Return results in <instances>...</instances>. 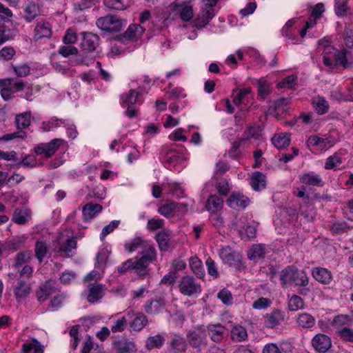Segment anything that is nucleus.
<instances>
[{
    "mask_svg": "<svg viewBox=\"0 0 353 353\" xmlns=\"http://www.w3.org/2000/svg\"><path fill=\"white\" fill-rule=\"evenodd\" d=\"M319 48H323L322 59L324 65L330 70L334 69V62L338 50L331 45H324V41H319Z\"/></svg>",
    "mask_w": 353,
    "mask_h": 353,
    "instance_id": "1a4fd4ad",
    "label": "nucleus"
},
{
    "mask_svg": "<svg viewBox=\"0 0 353 353\" xmlns=\"http://www.w3.org/2000/svg\"><path fill=\"white\" fill-rule=\"evenodd\" d=\"M186 341L194 349L205 347L208 344L206 330L202 327H196L189 330L186 333Z\"/></svg>",
    "mask_w": 353,
    "mask_h": 353,
    "instance_id": "7ed1b4c3",
    "label": "nucleus"
},
{
    "mask_svg": "<svg viewBox=\"0 0 353 353\" xmlns=\"http://www.w3.org/2000/svg\"><path fill=\"white\" fill-rule=\"evenodd\" d=\"M265 254V246L261 244L252 245L248 252V259L255 262L263 259Z\"/></svg>",
    "mask_w": 353,
    "mask_h": 353,
    "instance_id": "72a5a7b5",
    "label": "nucleus"
},
{
    "mask_svg": "<svg viewBox=\"0 0 353 353\" xmlns=\"http://www.w3.org/2000/svg\"><path fill=\"white\" fill-rule=\"evenodd\" d=\"M215 16L214 9L201 7L200 12L194 19V25L199 30L205 28Z\"/></svg>",
    "mask_w": 353,
    "mask_h": 353,
    "instance_id": "4468645a",
    "label": "nucleus"
},
{
    "mask_svg": "<svg viewBox=\"0 0 353 353\" xmlns=\"http://www.w3.org/2000/svg\"><path fill=\"white\" fill-rule=\"evenodd\" d=\"M172 12L179 16L184 21L191 20L194 16L192 6L186 2L174 3L172 5Z\"/></svg>",
    "mask_w": 353,
    "mask_h": 353,
    "instance_id": "f8f14e48",
    "label": "nucleus"
},
{
    "mask_svg": "<svg viewBox=\"0 0 353 353\" xmlns=\"http://www.w3.org/2000/svg\"><path fill=\"white\" fill-rule=\"evenodd\" d=\"M31 114L30 112H23L17 114L15 118V123L17 129L22 130L27 128L30 125Z\"/></svg>",
    "mask_w": 353,
    "mask_h": 353,
    "instance_id": "8fccbe9b",
    "label": "nucleus"
},
{
    "mask_svg": "<svg viewBox=\"0 0 353 353\" xmlns=\"http://www.w3.org/2000/svg\"><path fill=\"white\" fill-rule=\"evenodd\" d=\"M145 29L139 24H131L122 35L123 40L137 41L141 38Z\"/></svg>",
    "mask_w": 353,
    "mask_h": 353,
    "instance_id": "6ab92c4d",
    "label": "nucleus"
},
{
    "mask_svg": "<svg viewBox=\"0 0 353 353\" xmlns=\"http://www.w3.org/2000/svg\"><path fill=\"white\" fill-rule=\"evenodd\" d=\"M158 212L167 219L175 216V203L169 202L162 204L157 210Z\"/></svg>",
    "mask_w": 353,
    "mask_h": 353,
    "instance_id": "a18cd8bd",
    "label": "nucleus"
},
{
    "mask_svg": "<svg viewBox=\"0 0 353 353\" xmlns=\"http://www.w3.org/2000/svg\"><path fill=\"white\" fill-rule=\"evenodd\" d=\"M127 326V319L125 316L117 319L111 326V331L113 333L122 332Z\"/></svg>",
    "mask_w": 353,
    "mask_h": 353,
    "instance_id": "774afa93",
    "label": "nucleus"
},
{
    "mask_svg": "<svg viewBox=\"0 0 353 353\" xmlns=\"http://www.w3.org/2000/svg\"><path fill=\"white\" fill-rule=\"evenodd\" d=\"M1 95L5 101H9L14 97V91L10 87L12 85V79H5L1 81Z\"/></svg>",
    "mask_w": 353,
    "mask_h": 353,
    "instance_id": "a19ab883",
    "label": "nucleus"
},
{
    "mask_svg": "<svg viewBox=\"0 0 353 353\" xmlns=\"http://www.w3.org/2000/svg\"><path fill=\"white\" fill-rule=\"evenodd\" d=\"M223 200L216 195L210 196L206 203V209L212 213H216L222 209Z\"/></svg>",
    "mask_w": 353,
    "mask_h": 353,
    "instance_id": "e433bc0d",
    "label": "nucleus"
},
{
    "mask_svg": "<svg viewBox=\"0 0 353 353\" xmlns=\"http://www.w3.org/2000/svg\"><path fill=\"white\" fill-rule=\"evenodd\" d=\"M299 181L302 184L309 186L321 188L325 185V181L323 180L321 175L313 171L307 172L300 175Z\"/></svg>",
    "mask_w": 353,
    "mask_h": 353,
    "instance_id": "f3484780",
    "label": "nucleus"
},
{
    "mask_svg": "<svg viewBox=\"0 0 353 353\" xmlns=\"http://www.w3.org/2000/svg\"><path fill=\"white\" fill-rule=\"evenodd\" d=\"M134 316L132 321L130 323V327L131 330L134 332L141 331L144 327L148 324V317L142 312H137L134 314L133 310H128L127 315L130 317Z\"/></svg>",
    "mask_w": 353,
    "mask_h": 353,
    "instance_id": "a211bd4d",
    "label": "nucleus"
},
{
    "mask_svg": "<svg viewBox=\"0 0 353 353\" xmlns=\"http://www.w3.org/2000/svg\"><path fill=\"white\" fill-rule=\"evenodd\" d=\"M205 265L207 267L208 273L210 276H212L213 279H217L219 277L216 264L212 259L208 257L205 261Z\"/></svg>",
    "mask_w": 353,
    "mask_h": 353,
    "instance_id": "69168bd1",
    "label": "nucleus"
},
{
    "mask_svg": "<svg viewBox=\"0 0 353 353\" xmlns=\"http://www.w3.org/2000/svg\"><path fill=\"white\" fill-rule=\"evenodd\" d=\"M40 14V8L38 3L34 1L28 2L24 8L23 18L27 22H31Z\"/></svg>",
    "mask_w": 353,
    "mask_h": 353,
    "instance_id": "c756f323",
    "label": "nucleus"
},
{
    "mask_svg": "<svg viewBox=\"0 0 353 353\" xmlns=\"http://www.w3.org/2000/svg\"><path fill=\"white\" fill-rule=\"evenodd\" d=\"M52 34V25L50 22L45 20L37 21L34 30V39L36 41L43 38H50Z\"/></svg>",
    "mask_w": 353,
    "mask_h": 353,
    "instance_id": "dca6fc26",
    "label": "nucleus"
},
{
    "mask_svg": "<svg viewBox=\"0 0 353 353\" xmlns=\"http://www.w3.org/2000/svg\"><path fill=\"white\" fill-rule=\"evenodd\" d=\"M35 256L39 263H42L48 252L46 243L43 241H37L34 248Z\"/></svg>",
    "mask_w": 353,
    "mask_h": 353,
    "instance_id": "5fc2aeb1",
    "label": "nucleus"
},
{
    "mask_svg": "<svg viewBox=\"0 0 353 353\" xmlns=\"http://www.w3.org/2000/svg\"><path fill=\"white\" fill-rule=\"evenodd\" d=\"M142 257L148 262L152 263L157 259V251L153 245L148 242L141 250Z\"/></svg>",
    "mask_w": 353,
    "mask_h": 353,
    "instance_id": "603ef678",
    "label": "nucleus"
},
{
    "mask_svg": "<svg viewBox=\"0 0 353 353\" xmlns=\"http://www.w3.org/2000/svg\"><path fill=\"white\" fill-rule=\"evenodd\" d=\"M165 341V337L161 334L149 336L146 340L145 347L148 350L160 348L164 344Z\"/></svg>",
    "mask_w": 353,
    "mask_h": 353,
    "instance_id": "c03bdc74",
    "label": "nucleus"
},
{
    "mask_svg": "<svg viewBox=\"0 0 353 353\" xmlns=\"http://www.w3.org/2000/svg\"><path fill=\"white\" fill-rule=\"evenodd\" d=\"M284 312L280 310H274L265 316V325L269 328H274L284 321Z\"/></svg>",
    "mask_w": 353,
    "mask_h": 353,
    "instance_id": "b1692460",
    "label": "nucleus"
},
{
    "mask_svg": "<svg viewBox=\"0 0 353 353\" xmlns=\"http://www.w3.org/2000/svg\"><path fill=\"white\" fill-rule=\"evenodd\" d=\"M353 319L352 314H339L336 316L333 319V325L337 326L350 325L352 323Z\"/></svg>",
    "mask_w": 353,
    "mask_h": 353,
    "instance_id": "e2e57ef3",
    "label": "nucleus"
},
{
    "mask_svg": "<svg viewBox=\"0 0 353 353\" xmlns=\"http://www.w3.org/2000/svg\"><path fill=\"white\" fill-rule=\"evenodd\" d=\"M64 141L62 139H54L47 143H41L34 148L37 155L43 154L46 158L52 157L63 144Z\"/></svg>",
    "mask_w": 353,
    "mask_h": 353,
    "instance_id": "0eeeda50",
    "label": "nucleus"
},
{
    "mask_svg": "<svg viewBox=\"0 0 353 353\" xmlns=\"http://www.w3.org/2000/svg\"><path fill=\"white\" fill-rule=\"evenodd\" d=\"M188 262L192 274L198 279H203L205 276V271L201 260L197 256H193L189 259Z\"/></svg>",
    "mask_w": 353,
    "mask_h": 353,
    "instance_id": "cd10ccee",
    "label": "nucleus"
},
{
    "mask_svg": "<svg viewBox=\"0 0 353 353\" xmlns=\"http://www.w3.org/2000/svg\"><path fill=\"white\" fill-rule=\"evenodd\" d=\"M31 285L21 279L13 286V293L17 303H21L31 293Z\"/></svg>",
    "mask_w": 353,
    "mask_h": 353,
    "instance_id": "ddd939ff",
    "label": "nucleus"
},
{
    "mask_svg": "<svg viewBox=\"0 0 353 353\" xmlns=\"http://www.w3.org/2000/svg\"><path fill=\"white\" fill-rule=\"evenodd\" d=\"M169 345L175 353L185 352L188 346L186 339L176 334L172 336Z\"/></svg>",
    "mask_w": 353,
    "mask_h": 353,
    "instance_id": "bb28decb",
    "label": "nucleus"
},
{
    "mask_svg": "<svg viewBox=\"0 0 353 353\" xmlns=\"http://www.w3.org/2000/svg\"><path fill=\"white\" fill-rule=\"evenodd\" d=\"M207 331L212 341L216 343H220L224 339L226 328L219 323L211 324L208 325Z\"/></svg>",
    "mask_w": 353,
    "mask_h": 353,
    "instance_id": "393cba45",
    "label": "nucleus"
},
{
    "mask_svg": "<svg viewBox=\"0 0 353 353\" xmlns=\"http://www.w3.org/2000/svg\"><path fill=\"white\" fill-rule=\"evenodd\" d=\"M147 243L148 241L143 240V239L140 237H137L128 242H126L125 243V248L129 252H132L137 250L139 248L142 250L143 248H144Z\"/></svg>",
    "mask_w": 353,
    "mask_h": 353,
    "instance_id": "de8ad7c7",
    "label": "nucleus"
},
{
    "mask_svg": "<svg viewBox=\"0 0 353 353\" xmlns=\"http://www.w3.org/2000/svg\"><path fill=\"white\" fill-rule=\"evenodd\" d=\"M14 36L15 32L14 30L4 26L0 28V46L7 41L13 39Z\"/></svg>",
    "mask_w": 353,
    "mask_h": 353,
    "instance_id": "338daca9",
    "label": "nucleus"
},
{
    "mask_svg": "<svg viewBox=\"0 0 353 353\" xmlns=\"http://www.w3.org/2000/svg\"><path fill=\"white\" fill-rule=\"evenodd\" d=\"M342 163L341 157L336 152L326 159L324 168L325 170H334L339 168Z\"/></svg>",
    "mask_w": 353,
    "mask_h": 353,
    "instance_id": "3c124183",
    "label": "nucleus"
},
{
    "mask_svg": "<svg viewBox=\"0 0 353 353\" xmlns=\"http://www.w3.org/2000/svg\"><path fill=\"white\" fill-rule=\"evenodd\" d=\"M312 345L319 353H325L332 345L330 338L323 334H316L312 340Z\"/></svg>",
    "mask_w": 353,
    "mask_h": 353,
    "instance_id": "2eb2a0df",
    "label": "nucleus"
},
{
    "mask_svg": "<svg viewBox=\"0 0 353 353\" xmlns=\"http://www.w3.org/2000/svg\"><path fill=\"white\" fill-rule=\"evenodd\" d=\"M250 183L253 190L259 191L266 186V176L261 172H254L252 174Z\"/></svg>",
    "mask_w": 353,
    "mask_h": 353,
    "instance_id": "2f4dec72",
    "label": "nucleus"
},
{
    "mask_svg": "<svg viewBox=\"0 0 353 353\" xmlns=\"http://www.w3.org/2000/svg\"><path fill=\"white\" fill-rule=\"evenodd\" d=\"M11 68L18 77H26L30 72V67L27 63H23L19 65L12 64Z\"/></svg>",
    "mask_w": 353,
    "mask_h": 353,
    "instance_id": "052dcab7",
    "label": "nucleus"
},
{
    "mask_svg": "<svg viewBox=\"0 0 353 353\" xmlns=\"http://www.w3.org/2000/svg\"><path fill=\"white\" fill-rule=\"evenodd\" d=\"M312 103L316 112L320 114H324L328 112L329 104L328 102L320 96L314 97L312 99Z\"/></svg>",
    "mask_w": 353,
    "mask_h": 353,
    "instance_id": "79ce46f5",
    "label": "nucleus"
},
{
    "mask_svg": "<svg viewBox=\"0 0 353 353\" xmlns=\"http://www.w3.org/2000/svg\"><path fill=\"white\" fill-rule=\"evenodd\" d=\"M347 0H334V12L339 17L349 16Z\"/></svg>",
    "mask_w": 353,
    "mask_h": 353,
    "instance_id": "37998d69",
    "label": "nucleus"
},
{
    "mask_svg": "<svg viewBox=\"0 0 353 353\" xmlns=\"http://www.w3.org/2000/svg\"><path fill=\"white\" fill-rule=\"evenodd\" d=\"M272 142L275 148L280 150L283 149L290 145V139L288 134H275L272 139Z\"/></svg>",
    "mask_w": 353,
    "mask_h": 353,
    "instance_id": "49530a36",
    "label": "nucleus"
},
{
    "mask_svg": "<svg viewBox=\"0 0 353 353\" xmlns=\"http://www.w3.org/2000/svg\"><path fill=\"white\" fill-rule=\"evenodd\" d=\"M296 323L303 328H311L315 325L316 320L310 314L303 312L297 316Z\"/></svg>",
    "mask_w": 353,
    "mask_h": 353,
    "instance_id": "c9c22d12",
    "label": "nucleus"
},
{
    "mask_svg": "<svg viewBox=\"0 0 353 353\" xmlns=\"http://www.w3.org/2000/svg\"><path fill=\"white\" fill-rule=\"evenodd\" d=\"M179 292L188 296L198 294L201 292V286L191 275L183 276L179 281Z\"/></svg>",
    "mask_w": 353,
    "mask_h": 353,
    "instance_id": "20e7f679",
    "label": "nucleus"
},
{
    "mask_svg": "<svg viewBox=\"0 0 353 353\" xmlns=\"http://www.w3.org/2000/svg\"><path fill=\"white\" fill-rule=\"evenodd\" d=\"M99 44V37L91 32L84 33L81 48L85 52H93Z\"/></svg>",
    "mask_w": 353,
    "mask_h": 353,
    "instance_id": "aec40b11",
    "label": "nucleus"
},
{
    "mask_svg": "<svg viewBox=\"0 0 353 353\" xmlns=\"http://www.w3.org/2000/svg\"><path fill=\"white\" fill-rule=\"evenodd\" d=\"M349 230L350 226L345 221H334L330 225V230L334 234H341Z\"/></svg>",
    "mask_w": 353,
    "mask_h": 353,
    "instance_id": "6e6d98bb",
    "label": "nucleus"
},
{
    "mask_svg": "<svg viewBox=\"0 0 353 353\" xmlns=\"http://www.w3.org/2000/svg\"><path fill=\"white\" fill-rule=\"evenodd\" d=\"M218 298L226 305H231L233 303V296L230 290L224 288L220 290L217 294Z\"/></svg>",
    "mask_w": 353,
    "mask_h": 353,
    "instance_id": "0e129e2a",
    "label": "nucleus"
},
{
    "mask_svg": "<svg viewBox=\"0 0 353 353\" xmlns=\"http://www.w3.org/2000/svg\"><path fill=\"white\" fill-rule=\"evenodd\" d=\"M161 251H168L172 248L171 237L168 232L165 231L159 232L155 236Z\"/></svg>",
    "mask_w": 353,
    "mask_h": 353,
    "instance_id": "473e14b6",
    "label": "nucleus"
},
{
    "mask_svg": "<svg viewBox=\"0 0 353 353\" xmlns=\"http://www.w3.org/2000/svg\"><path fill=\"white\" fill-rule=\"evenodd\" d=\"M143 95V90L141 87L137 89H131L128 93L122 94L121 100L123 105H134L136 103L141 104L142 101L140 97Z\"/></svg>",
    "mask_w": 353,
    "mask_h": 353,
    "instance_id": "5701e85b",
    "label": "nucleus"
},
{
    "mask_svg": "<svg viewBox=\"0 0 353 353\" xmlns=\"http://www.w3.org/2000/svg\"><path fill=\"white\" fill-rule=\"evenodd\" d=\"M165 301L162 298L152 300L144 305V310L148 314H158L164 307Z\"/></svg>",
    "mask_w": 353,
    "mask_h": 353,
    "instance_id": "f704fd0d",
    "label": "nucleus"
},
{
    "mask_svg": "<svg viewBox=\"0 0 353 353\" xmlns=\"http://www.w3.org/2000/svg\"><path fill=\"white\" fill-rule=\"evenodd\" d=\"M66 120L59 119L57 117L51 118L47 123H43V126L45 131H50L58 127L61 125H65Z\"/></svg>",
    "mask_w": 353,
    "mask_h": 353,
    "instance_id": "680f3d73",
    "label": "nucleus"
},
{
    "mask_svg": "<svg viewBox=\"0 0 353 353\" xmlns=\"http://www.w3.org/2000/svg\"><path fill=\"white\" fill-rule=\"evenodd\" d=\"M26 240L24 236H17L6 243V247L11 251H16L23 245Z\"/></svg>",
    "mask_w": 353,
    "mask_h": 353,
    "instance_id": "4d7b16f0",
    "label": "nucleus"
},
{
    "mask_svg": "<svg viewBox=\"0 0 353 353\" xmlns=\"http://www.w3.org/2000/svg\"><path fill=\"white\" fill-rule=\"evenodd\" d=\"M103 208L98 203H88L83 208V219L85 221H89L94 219L97 214L101 212Z\"/></svg>",
    "mask_w": 353,
    "mask_h": 353,
    "instance_id": "7c9ffc66",
    "label": "nucleus"
},
{
    "mask_svg": "<svg viewBox=\"0 0 353 353\" xmlns=\"http://www.w3.org/2000/svg\"><path fill=\"white\" fill-rule=\"evenodd\" d=\"M280 281L282 285H294L298 288V293L302 296H307L310 292L307 288L310 279L305 271L294 266L289 265L280 273Z\"/></svg>",
    "mask_w": 353,
    "mask_h": 353,
    "instance_id": "f257e3e1",
    "label": "nucleus"
},
{
    "mask_svg": "<svg viewBox=\"0 0 353 353\" xmlns=\"http://www.w3.org/2000/svg\"><path fill=\"white\" fill-rule=\"evenodd\" d=\"M96 24L102 30L110 32H119L124 26V21L117 16L108 15L100 17L97 20Z\"/></svg>",
    "mask_w": 353,
    "mask_h": 353,
    "instance_id": "39448f33",
    "label": "nucleus"
},
{
    "mask_svg": "<svg viewBox=\"0 0 353 353\" xmlns=\"http://www.w3.org/2000/svg\"><path fill=\"white\" fill-rule=\"evenodd\" d=\"M112 349L115 353H136L135 343L125 336H121L112 341Z\"/></svg>",
    "mask_w": 353,
    "mask_h": 353,
    "instance_id": "9d476101",
    "label": "nucleus"
},
{
    "mask_svg": "<svg viewBox=\"0 0 353 353\" xmlns=\"http://www.w3.org/2000/svg\"><path fill=\"white\" fill-rule=\"evenodd\" d=\"M336 143L332 136L320 137L318 135H311L307 141L308 147H316L320 151H326Z\"/></svg>",
    "mask_w": 353,
    "mask_h": 353,
    "instance_id": "6e6552de",
    "label": "nucleus"
},
{
    "mask_svg": "<svg viewBox=\"0 0 353 353\" xmlns=\"http://www.w3.org/2000/svg\"><path fill=\"white\" fill-rule=\"evenodd\" d=\"M132 0H104L105 7L110 10H123L128 8Z\"/></svg>",
    "mask_w": 353,
    "mask_h": 353,
    "instance_id": "4c0bfd02",
    "label": "nucleus"
},
{
    "mask_svg": "<svg viewBox=\"0 0 353 353\" xmlns=\"http://www.w3.org/2000/svg\"><path fill=\"white\" fill-rule=\"evenodd\" d=\"M296 83L297 77L294 74H291L279 81L277 84V87L279 88L291 89L296 84Z\"/></svg>",
    "mask_w": 353,
    "mask_h": 353,
    "instance_id": "bf43d9fd",
    "label": "nucleus"
},
{
    "mask_svg": "<svg viewBox=\"0 0 353 353\" xmlns=\"http://www.w3.org/2000/svg\"><path fill=\"white\" fill-rule=\"evenodd\" d=\"M314 279L323 285H329L333 280L332 272L327 268L316 267L312 270Z\"/></svg>",
    "mask_w": 353,
    "mask_h": 353,
    "instance_id": "412c9836",
    "label": "nucleus"
},
{
    "mask_svg": "<svg viewBox=\"0 0 353 353\" xmlns=\"http://www.w3.org/2000/svg\"><path fill=\"white\" fill-rule=\"evenodd\" d=\"M32 258V253L30 250H26L19 252L15 258L13 267L16 269L23 265H26Z\"/></svg>",
    "mask_w": 353,
    "mask_h": 353,
    "instance_id": "ea45409f",
    "label": "nucleus"
},
{
    "mask_svg": "<svg viewBox=\"0 0 353 353\" xmlns=\"http://www.w3.org/2000/svg\"><path fill=\"white\" fill-rule=\"evenodd\" d=\"M250 203V199L241 194H232L228 200L230 207L233 209L246 208Z\"/></svg>",
    "mask_w": 353,
    "mask_h": 353,
    "instance_id": "c85d7f7f",
    "label": "nucleus"
},
{
    "mask_svg": "<svg viewBox=\"0 0 353 353\" xmlns=\"http://www.w3.org/2000/svg\"><path fill=\"white\" fill-rule=\"evenodd\" d=\"M30 219V213L28 209H16L13 213L12 221L18 224H25Z\"/></svg>",
    "mask_w": 353,
    "mask_h": 353,
    "instance_id": "58836bf2",
    "label": "nucleus"
},
{
    "mask_svg": "<svg viewBox=\"0 0 353 353\" xmlns=\"http://www.w3.org/2000/svg\"><path fill=\"white\" fill-rule=\"evenodd\" d=\"M248 337L246 330L241 325H235L231 331V338L235 341H244Z\"/></svg>",
    "mask_w": 353,
    "mask_h": 353,
    "instance_id": "864d4df0",
    "label": "nucleus"
},
{
    "mask_svg": "<svg viewBox=\"0 0 353 353\" xmlns=\"http://www.w3.org/2000/svg\"><path fill=\"white\" fill-rule=\"evenodd\" d=\"M334 62V68L341 66L343 69L350 68L353 65L352 53L345 49L338 50Z\"/></svg>",
    "mask_w": 353,
    "mask_h": 353,
    "instance_id": "4be33fe9",
    "label": "nucleus"
},
{
    "mask_svg": "<svg viewBox=\"0 0 353 353\" xmlns=\"http://www.w3.org/2000/svg\"><path fill=\"white\" fill-rule=\"evenodd\" d=\"M105 285L103 284H90L88 301L90 303H94L100 300L104 296Z\"/></svg>",
    "mask_w": 353,
    "mask_h": 353,
    "instance_id": "a878e982",
    "label": "nucleus"
},
{
    "mask_svg": "<svg viewBox=\"0 0 353 353\" xmlns=\"http://www.w3.org/2000/svg\"><path fill=\"white\" fill-rule=\"evenodd\" d=\"M77 241L76 237L68 231L59 234L57 239L53 241V250L58 255L70 257L76 250Z\"/></svg>",
    "mask_w": 353,
    "mask_h": 353,
    "instance_id": "f03ea898",
    "label": "nucleus"
},
{
    "mask_svg": "<svg viewBox=\"0 0 353 353\" xmlns=\"http://www.w3.org/2000/svg\"><path fill=\"white\" fill-rule=\"evenodd\" d=\"M220 258L225 264L239 268L241 265V256L232 251L230 247L223 248L219 252Z\"/></svg>",
    "mask_w": 353,
    "mask_h": 353,
    "instance_id": "9b49d317",
    "label": "nucleus"
},
{
    "mask_svg": "<svg viewBox=\"0 0 353 353\" xmlns=\"http://www.w3.org/2000/svg\"><path fill=\"white\" fill-rule=\"evenodd\" d=\"M288 297V308L290 311L295 312L304 307V301L300 296L293 294Z\"/></svg>",
    "mask_w": 353,
    "mask_h": 353,
    "instance_id": "09e8293b",
    "label": "nucleus"
},
{
    "mask_svg": "<svg viewBox=\"0 0 353 353\" xmlns=\"http://www.w3.org/2000/svg\"><path fill=\"white\" fill-rule=\"evenodd\" d=\"M271 92L270 85L267 80L262 78L258 81V94L262 99L265 98Z\"/></svg>",
    "mask_w": 353,
    "mask_h": 353,
    "instance_id": "13d9d810",
    "label": "nucleus"
},
{
    "mask_svg": "<svg viewBox=\"0 0 353 353\" xmlns=\"http://www.w3.org/2000/svg\"><path fill=\"white\" fill-rule=\"evenodd\" d=\"M232 102L240 110L248 108L250 101L253 99L251 88L245 87L241 89H236L232 92Z\"/></svg>",
    "mask_w": 353,
    "mask_h": 353,
    "instance_id": "423d86ee",
    "label": "nucleus"
}]
</instances>
